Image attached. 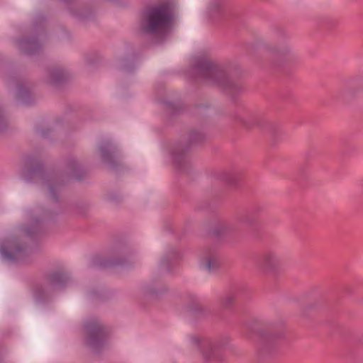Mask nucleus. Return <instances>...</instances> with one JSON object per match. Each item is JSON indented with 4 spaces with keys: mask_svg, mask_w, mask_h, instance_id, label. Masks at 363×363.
<instances>
[{
    "mask_svg": "<svg viewBox=\"0 0 363 363\" xmlns=\"http://www.w3.org/2000/svg\"><path fill=\"white\" fill-rule=\"evenodd\" d=\"M172 24L169 5L161 2L147 7L143 14L142 26L149 32L161 33L167 30Z\"/></svg>",
    "mask_w": 363,
    "mask_h": 363,
    "instance_id": "1",
    "label": "nucleus"
},
{
    "mask_svg": "<svg viewBox=\"0 0 363 363\" xmlns=\"http://www.w3.org/2000/svg\"><path fill=\"white\" fill-rule=\"evenodd\" d=\"M85 344L95 352H99L104 347L111 330L96 321H89L84 325Z\"/></svg>",
    "mask_w": 363,
    "mask_h": 363,
    "instance_id": "2",
    "label": "nucleus"
},
{
    "mask_svg": "<svg viewBox=\"0 0 363 363\" xmlns=\"http://www.w3.org/2000/svg\"><path fill=\"white\" fill-rule=\"evenodd\" d=\"M249 330L258 336V354L260 359L272 357V335L270 327L254 320L248 325Z\"/></svg>",
    "mask_w": 363,
    "mask_h": 363,
    "instance_id": "3",
    "label": "nucleus"
},
{
    "mask_svg": "<svg viewBox=\"0 0 363 363\" xmlns=\"http://www.w3.org/2000/svg\"><path fill=\"white\" fill-rule=\"evenodd\" d=\"M0 252L4 259L18 261L25 257L26 248L21 245L18 239L11 238L1 245Z\"/></svg>",
    "mask_w": 363,
    "mask_h": 363,
    "instance_id": "4",
    "label": "nucleus"
},
{
    "mask_svg": "<svg viewBox=\"0 0 363 363\" xmlns=\"http://www.w3.org/2000/svg\"><path fill=\"white\" fill-rule=\"evenodd\" d=\"M191 340L193 345L201 350L203 358L206 360L216 358L218 350L222 347L220 342L201 339L198 336H193Z\"/></svg>",
    "mask_w": 363,
    "mask_h": 363,
    "instance_id": "5",
    "label": "nucleus"
},
{
    "mask_svg": "<svg viewBox=\"0 0 363 363\" xmlns=\"http://www.w3.org/2000/svg\"><path fill=\"white\" fill-rule=\"evenodd\" d=\"M200 71L203 77L215 80L220 84L223 83V80H226L224 73L216 65L209 61H203L201 63Z\"/></svg>",
    "mask_w": 363,
    "mask_h": 363,
    "instance_id": "6",
    "label": "nucleus"
},
{
    "mask_svg": "<svg viewBox=\"0 0 363 363\" xmlns=\"http://www.w3.org/2000/svg\"><path fill=\"white\" fill-rule=\"evenodd\" d=\"M199 264L202 269L208 272L215 271L220 264L219 257L214 252H205L199 257Z\"/></svg>",
    "mask_w": 363,
    "mask_h": 363,
    "instance_id": "7",
    "label": "nucleus"
},
{
    "mask_svg": "<svg viewBox=\"0 0 363 363\" xmlns=\"http://www.w3.org/2000/svg\"><path fill=\"white\" fill-rule=\"evenodd\" d=\"M322 311V307L316 303H310L303 308V314L306 315H315Z\"/></svg>",
    "mask_w": 363,
    "mask_h": 363,
    "instance_id": "8",
    "label": "nucleus"
},
{
    "mask_svg": "<svg viewBox=\"0 0 363 363\" xmlns=\"http://www.w3.org/2000/svg\"><path fill=\"white\" fill-rule=\"evenodd\" d=\"M192 313L196 315H211L209 309L201 304H196L191 308Z\"/></svg>",
    "mask_w": 363,
    "mask_h": 363,
    "instance_id": "9",
    "label": "nucleus"
},
{
    "mask_svg": "<svg viewBox=\"0 0 363 363\" xmlns=\"http://www.w3.org/2000/svg\"><path fill=\"white\" fill-rule=\"evenodd\" d=\"M236 301V297L234 294H229L225 296L222 300V305L225 308H230L233 306Z\"/></svg>",
    "mask_w": 363,
    "mask_h": 363,
    "instance_id": "10",
    "label": "nucleus"
},
{
    "mask_svg": "<svg viewBox=\"0 0 363 363\" xmlns=\"http://www.w3.org/2000/svg\"><path fill=\"white\" fill-rule=\"evenodd\" d=\"M284 337V333H274V340H281Z\"/></svg>",
    "mask_w": 363,
    "mask_h": 363,
    "instance_id": "11",
    "label": "nucleus"
},
{
    "mask_svg": "<svg viewBox=\"0 0 363 363\" xmlns=\"http://www.w3.org/2000/svg\"><path fill=\"white\" fill-rule=\"evenodd\" d=\"M262 262L263 266L267 267V265H269V262H270L269 256L263 258Z\"/></svg>",
    "mask_w": 363,
    "mask_h": 363,
    "instance_id": "12",
    "label": "nucleus"
},
{
    "mask_svg": "<svg viewBox=\"0 0 363 363\" xmlns=\"http://www.w3.org/2000/svg\"><path fill=\"white\" fill-rule=\"evenodd\" d=\"M174 160H175V162H177V163L179 162V157L177 155L174 156Z\"/></svg>",
    "mask_w": 363,
    "mask_h": 363,
    "instance_id": "13",
    "label": "nucleus"
},
{
    "mask_svg": "<svg viewBox=\"0 0 363 363\" xmlns=\"http://www.w3.org/2000/svg\"><path fill=\"white\" fill-rule=\"evenodd\" d=\"M33 296H34L35 298H36V299L38 298V296H37L36 293H35V294H33Z\"/></svg>",
    "mask_w": 363,
    "mask_h": 363,
    "instance_id": "14",
    "label": "nucleus"
}]
</instances>
